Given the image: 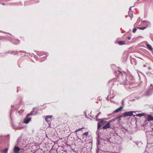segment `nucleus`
Instances as JSON below:
<instances>
[{
  "mask_svg": "<svg viewBox=\"0 0 153 153\" xmlns=\"http://www.w3.org/2000/svg\"><path fill=\"white\" fill-rule=\"evenodd\" d=\"M38 109L36 108H34L33 111H31L30 113L27 114V118L24 120V123H28L31 119V118L30 116L31 115H35L37 113Z\"/></svg>",
  "mask_w": 153,
  "mask_h": 153,
  "instance_id": "nucleus-1",
  "label": "nucleus"
},
{
  "mask_svg": "<svg viewBox=\"0 0 153 153\" xmlns=\"http://www.w3.org/2000/svg\"><path fill=\"white\" fill-rule=\"evenodd\" d=\"M153 93V85L151 84L149 89L145 92V95L146 96H150Z\"/></svg>",
  "mask_w": 153,
  "mask_h": 153,
  "instance_id": "nucleus-2",
  "label": "nucleus"
},
{
  "mask_svg": "<svg viewBox=\"0 0 153 153\" xmlns=\"http://www.w3.org/2000/svg\"><path fill=\"white\" fill-rule=\"evenodd\" d=\"M52 117V115H47L46 116L45 118L46 121L48 124L49 127H50L51 125V121Z\"/></svg>",
  "mask_w": 153,
  "mask_h": 153,
  "instance_id": "nucleus-3",
  "label": "nucleus"
},
{
  "mask_svg": "<svg viewBox=\"0 0 153 153\" xmlns=\"http://www.w3.org/2000/svg\"><path fill=\"white\" fill-rule=\"evenodd\" d=\"M106 123V121H104L103 120H101L98 123L97 129H99L102 126L105 125Z\"/></svg>",
  "mask_w": 153,
  "mask_h": 153,
  "instance_id": "nucleus-4",
  "label": "nucleus"
},
{
  "mask_svg": "<svg viewBox=\"0 0 153 153\" xmlns=\"http://www.w3.org/2000/svg\"><path fill=\"white\" fill-rule=\"evenodd\" d=\"M112 122H113V121H111V120H110L103 127V128L104 129H107L108 128H109L110 127V125Z\"/></svg>",
  "mask_w": 153,
  "mask_h": 153,
  "instance_id": "nucleus-5",
  "label": "nucleus"
},
{
  "mask_svg": "<svg viewBox=\"0 0 153 153\" xmlns=\"http://www.w3.org/2000/svg\"><path fill=\"white\" fill-rule=\"evenodd\" d=\"M133 111H129L128 112H125L124 113L123 116L125 117L127 116H131L133 115Z\"/></svg>",
  "mask_w": 153,
  "mask_h": 153,
  "instance_id": "nucleus-6",
  "label": "nucleus"
},
{
  "mask_svg": "<svg viewBox=\"0 0 153 153\" xmlns=\"http://www.w3.org/2000/svg\"><path fill=\"white\" fill-rule=\"evenodd\" d=\"M20 150V149L18 146H15L13 149V152L14 153H19V151Z\"/></svg>",
  "mask_w": 153,
  "mask_h": 153,
  "instance_id": "nucleus-7",
  "label": "nucleus"
},
{
  "mask_svg": "<svg viewBox=\"0 0 153 153\" xmlns=\"http://www.w3.org/2000/svg\"><path fill=\"white\" fill-rule=\"evenodd\" d=\"M122 117H123L122 115H121L120 116H119L115 118H113V119H112V120H111V121L114 122V121H115V120H117L119 121L121 120V118Z\"/></svg>",
  "mask_w": 153,
  "mask_h": 153,
  "instance_id": "nucleus-8",
  "label": "nucleus"
},
{
  "mask_svg": "<svg viewBox=\"0 0 153 153\" xmlns=\"http://www.w3.org/2000/svg\"><path fill=\"white\" fill-rule=\"evenodd\" d=\"M147 115V114L145 113H140L137 114L136 116L137 117H141L143 116H144V117H146Z\"/></svg>",
  "mask_w": 153,
  "mask_h": 153,
  "instance_id": "nucleus-9",
  "label": "nucleus"
},
{
  "mask_svg": "<svg viewBox=\"0 0 153 153\" xmlns=\"http://www.w3.org/2000/svg\"><path fill=\"white\" fill-rule=\"evenodd\" d=\"M146 119L148 121L153 120V117L150 115H147Z\"/></svg>",
  "mask_w": 153,
  "mask_h": 153,
  "instance_id": "nucleus-10",
  "label": "nucleus"
},
{
  "mask_svg": "<svg viewBox=\"0 0 153 153\" xmlns=\"http://www.w3.org/2000/svg\"><path fill=\"white\" fill-rule=\"evenodd\" d=\"M123 106H121L113 111V113H116L120 111L123 108Z\"/></svg>",
  "mask_w": 153,
  "mask_h": 153,
  "instance_id": "nucleus-11",
  "label": "nucleus"
},
{
  "mask_svg": "<svg viewBox=\"0 0 153 153\" xmlns=\"http://www.w3.org/2000/svg\"><path fill=\"white\" fill-rule=\"evenodd\" d=\"M128 14L131 18H132L133 16V11L132 10L129 11L128 12Z\"/></svg>",
  "mask_w": 153,
  "mask_h": 153,
  "instance_id": "nucleus-12",
  "label": "nucleus"
},
{
  "mask_svg": "<svg viewBox=\"0 0 153 153\" xmlns=\"http://www.w3.org/2000/svg\"><path fill=\"white\" fill-rule=\"evenodd\" d=\"M43 52H40L39 51H38L37 53V54L39 56H40V58H42L43 57H42V56L43 54Z\"/></svg>",
  "mask_w": 153,
  "mask_h": 153,
  "instance_id": "nucleus-13",
  "label": "nucleus"
},
{
  "mask_svg": "<svg viewBox=\"0 0 153 153\" xmlns=\"http://www.w3.org/2000/svg\"><path fill=\"white\" fill-rule=\"evenodd\" d=\"M146 46L147 47V48L149 50H153V49L150 45H149V44H146Z\"/></svg>",
  "mask_w": 153,
  "mask_h": 153,
  "instance_id": "nucleus-14",
  "label": "nucleus"
},
{
  "mask_svg": "<svg viewBox=\"0 0 153 153\" xmlns=\"http://www.w3.org/2000/svg\"><path fill=\"white\" fill-rule=\"evenodd\" d=\"M118 42L120 45H123L126 44L125 41H119Z\"/></svg>",
  "mask_w": 153,
  "mask_h": 153,
  "instance_id": "nucleus-15",
  "label": "nucleus"
},
{
  "mask_svg": "<svg viewBox=\"0 0 153 153\" xmlns=\"http://www.w3.org/2000/svg\"><path fill=\"white\" fill-rule=\"evenodd\" d=\"M10 53L11 54H13L14 55H16V54H19L18 52V51H12L10 52Z\"/></svg>",
  "mask_w": 153,
  "mask_h": 153,
  "instance_id": "nucleus-16",
  "label": "nucleus"
},
{
  "mask_svg": "<svg viewBox=\"0 0 153 153\" xmlns=\"http://www.w3.org/2000/svg\"><path fill=\"white\" fill-rule=\"evenodd\" d=\"M25 150L23 149H20V150L19 151V153H25Z\"/></svg>",
  "mask_w": 153,
  "mask_h": 153,
  "instance_id": "nucleus-17",
  "label": "nucleus"
},
{
  "mask_svg": "<svg viewBox=\"0 0 153 153\" xmlns=\"http://www.w3.org/2000/svg\"><path fill=\"white\" fill-rule=\"evenodd\" d=\"M137 28L139 29L140 30H143L144 29H146V27H137Z\"/></svg>",
  "mask_w": 153,
  "mask_h": 153,
  "instance_id": "nucleus-18",
  "label": "nucleus"
},
{
  "mask_svg": "<svg viewBox=\"0 0 153 153\" xmlns=\"http://www.w3.org/2000/svg\"><path fill=\"white\" fill-rule=\"evenodd\" d=\"M8 149V148H6L3 150V151L5 153H7Z\"/></svg>",
  "mask_w": 153,
  "mask_h": 153,
  "instance_id": "nucleus-19",
  "label": "nucleus"
},
{
  "mask_svg": "<svg viewBox=\"0 0 153 153\" xmlns=\"http://www.w3.org/2000/svg\"><path fill=\"white\" fill-rule=\"evenodd\" d=\"M97 140V145L98 146L100 145L101 142H100V139H98Z\"/></svg>",
  "mask_w": 153,
  "mask_h": 153,
  "instance_id": "nucleus-20",
  "label": "nucleus"
},
{
  "mask_svg": "<svg viewBox=\"0 0 153 153\" xmlns=\"http://www.w3.org/2000/svg\"><path fill=\"white\" fill-rule=\"evenodd\" d=\"M88 131L84 133L83 134V135H85L86 136H88Z\"/></svg>",
  "mask_w": 153,
  "mask_h": 153,
  "instance_id": "nucleus-21",
  "label": "nucleus"
},
{
  "mask_svg": "<svg viewBox=\"0 0 153 153\" xmlns=\"http://www.w3.org/2000/svg\"><path fill=\"white\" fill-rule=\"evenodd\" d=\"M23 111H24V110H23L21 109L20 111H18V113L20 115Z\"/></svg>",
  "mask_w": 153,
  "mask_h": 153,
  "instance_id": "nucleus-22",
  "label": "nucleus"
},
{
  "mask_svg": "<svg viewBox=\"0 0 153 153\" xmlns=\"http://www.w3.org/2000/svg\"><path fill=\"white\" fill-rule=\"evenodd\" d=\"M137 30V28L135 27L132 30V32L134 33H135L136 32Z\"/></svg>",
  "mask_w": 153,
  "mask_h": 153,
  "instance_id": "nucleus-23",
  "label": "nucleus"
},
{
  "mask_svg": "<svg viewBox=\"0 0 153 153\" xmlns=\"http://www.w3.org/2000/svg\"><path fill=\"white\" fill-rule=\"evenodd\" d=\"M116 73H117L118 74H122V73L121 71H117L116 72Z\"/></svg>",
  "mask_w": 153,
  "mask_h": 153,
  "instance_id": "nucleus-24",
  "label": "nucleus"
},
{
  "mask_svg": "<svg viewBox=\"0 0 153 153\" xmlns=\"http://www.w3.org/2000/svg\"><path fill=\"white\" fill-rule=\"evenodd\" d=\"M95 117L96 118V120L97 121H99L100 120V121L101 120H102L101 119H100L99 118H98V117Z\"/></svg>",
  "mask_w": 153,
  "mask_h": 153,
  "instance_id": "nucleus-25",
  "label": "nucleus"
},
{
  "mask_svg": "<svg viewBox=\"0 0 153 153\" xmlns=\"http://www.w3.org/2000/svg\"><path fill=\"white\" fill-rule=\"evenodd\" d=\"M84 128L83 127H82V128H79L78 129V131L81 130L82 129H84Z\"/></svg>",
  "mask_w": 153,
  "mask_h": 153,
  "instance_id": "nucleus-26",
  "label": "nucleus"
},
{
  "mask_svg": "<svg viewBox=\"0 0 153 153\" xmlns=\"http://www.w3.org/2000/svg\"><path fill=\"white\" fill-rule=\"evenodd\" d=\"M104 153H111V152H109L107 151H104Z\"/></svg>",
  "mask_w": 153,
  "mask_h": 153,
  "instance_id": "nucleus-27",
  "label": "nucleus"
},
{
  "mask_svg": "<svg viewBox=\"0 0 153 153\" xmlns=\"http://www.w3.org/2000/svg\"><path fill=\"white\" fill-rule=\"evenodd\" d=\"M122 104H123V105L122 106H123V107L124 105V100H122Z\"/></svg>",
  "mask_w": 153,
  "mask_h": 153,
  "instance_id": "nucleus-28",
  "label": "nucleus"
},
{
  "mask_svg": "<svg viewBox=\"0 0 153 153\" xmlns=\"http://www.w3.org/2000/svg\"><path fill=\"white\" fill-rule=\"evenodd\" d=\"M100 112H99V113L97 114V115L96 116V117H98L99 115H100Z\"/></svg>",
  "mask_w": 153,
  "mask_h": 153,
  "instance_id": "nucleus-29",
  "label": "nucleus"
},
{
  "mask_svg": "<svg viewBox=\"0 0 153 153\" xmlns=\"http://www.w3.org/2000/svg\"><path fill=\"white\" fill-rule=\"evenodd\" d=\"M128 40H130L131 39V37H128Z\"/></svg>",
  "mask_w": 153,
  "mask_h": 153,
  "instance_id": "nucleus-30",
  "label": "nucleus"
},
{
  "mask_svg": "<svg viewBox=\"0 0 153 153\" xmlns=\"http://www.w3.org/2000/svg\"><path fill=\"white\" fill-rule=\"evenodd\" d=\"M131 7L129 8V11H130V10H131V7Z\"/></svg>",
  "mask_w": 153,
  "mask_h": 153,
  "instance_id": "nucleus-31",
  "label": "nucleus"
},
{
  "mask_svg": "<svg viewBox=\"0 0 153 153\" xmlns=\"http://www.w3.org/2000/svg\"><path fill=\"white\" fill-rule=\"evenodd\" d=\"M143 66L144 67H146L147 65H146V64H144V65H143Z\"/></svg>",
  "mask_w": 153,
  "mask_h": 153,
  "instance_id": "nucleus-32",
  "label": "nucleus"
},
{
  "mask_svg": "<svg viewBox=\"0 0 153 153\" xmlns=\"http://www.w3.org/2000/svg\"><path fill=\"white\" fill-rule=\"evenodd\" d=\"M151 68L150 67H149L148 68V69L149 70H151Z\"/></svg>",
  "mask_w": 153,
  "mask_h": 153,
  "instance_id": "nucleus-33",
  "label": "nucleus"
},
{
  "mask_svg": "<svg viewBox=\"0 0 153 153\" xmlns=\"http://www.w3.org/2000/svg\"><path fill=\"white\" fill-rule=\"evenodd\" d=\"M13 111V110H11V111H10V114H11V113Z\"/></svg>",
  "mask_w": 153,
  "mask_h": 153,
  "instance_id": "nucleus-34",
  "label": "nucleus"
},
{
  "mask_svg": "<svg viewBox=\"0 0 153 153\" xmlns=\"http://www.w3.org/2000/svg\"><path fill=\"white\" fill-rule=\"evenodd\" d=\"M78 131V129H77V130H76L75 131V132H77Z\"/></svg>",
  "mask_w": 153,
  "mask_h": 153,
  "instance_id": "nucleus-35",
  "label": "nucleus"
},
{
  "mask_svg": "<svg viewBox=\"0 0 153 153\" xmlns=\"http://www.w3.org/2000/svg\"><path fill=\"white\" fill-rule=\"evenodd\" d=\"M150 73L149 72H148L146 73V74H149Z\"/></svg>",
  "mask_w": 153,
  "mask_h": 153,
  "instance_id": "nucleus-36",
  "label": "nucleus"
},
{
  "mask_svg": "<svg viewBox=\"0 0 153 153\" xmlns=\"http://www.w3.org/2000/svg\"><path fill=\"white\" fill-rule=\"evenodd\" d=\"M2 4V5H4V3H3Z\"/></svg>",
  "mask_w": 153,
  "mask_h": 153,
  "instance_id": "nucleus-37",
  "label": "nucleus"
},
{
  "mask_svg": "<svg viewBox=\"0 0 153 153\" xmlns=\"http://www.w3.org/2000/svg\"><path fill=\"white\" fill-rule=\"evenodd\" d=\"M97 153H98V150H97Z\"/></svg>",
  "mask_w": 153,
  "mask_h": 153,
  "instance_id": "nucleus-38",
  "label": "nucleus"
},
{
  "mask_svg": "<svg viewBox=\"0 0 153 153\" xmlns=\"http://www.w3.org/2000/svg\"><path fill=\"white\" fill-rule=\"evenodd\" d=\"M106 99H107V100H108V97H107V98H106Z\"/></svg>",
  "mask_w": 153,
  "mask_h": 153,
  "instance_id": "nucleus-39",
  "label": "nucleus"
},
{
  "mask_svg": "<svg viewBox=\"0 0 153 153\" xmlns=\"http://www.w3.org/2000/svg\"><path fill=\"white\" fill-rule=\"evenodd\" d=\"M22 51H20V53H22Z\"/></svg>",
  "mask_w": 153,
  "mask_h": 153,
  "instance_id": "nucleus-40",
  "label": "nucleus"
},
{
  "mask_svg": "<svg viewBox=\"0 0 153 153\" xmlns=\"http://www.w3.org/2000/svg\"><path fill=\"white\" fill-rule=\"evenodd\" d=\"M14 45H16V44H15V43H14Z\"/></svg>",
  "mask_w": 153,
  "mask_h": 153,
  "instance_id": "nucleus-41",
  "label": "nucleus"
},
{
  "mask_svg": "<svg viewBox=\"0 0 153 153\" xmlns=\"http://www.w3.org/2000/svg\"><path fill=\"white\" fill-rule=\"evenodd\" d=\"M128 84V83H127V84H126V85H127Z\"/></svg>",
  "mask_w": 153,
  "mask_h": 153,
  "instance_id": "nucleus-42",
  "label": "nucleus"
},
{
  "mask_svg": "<svg viewBox=\"0 0 153 153\" xmlns=\"http://www.w3.org/2000/svg\"><path fill=\"white\" fill-rule=\"evenodd\" d=\"M128 16H126V17H127Z\"/></svg>",
  "mask_w": 153,
  "mask_h": 153,
  "instance_id": "nucleus-43",
  "label": "nucleus"
}]
</instances>
